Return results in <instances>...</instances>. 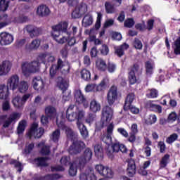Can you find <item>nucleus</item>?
I'll return each instance as SVG.
<instances>
[{"label": "nucleus", "mask_w": 180, "mask_h": 180, "mask_svg": "<svg viewBox=\"0 0 180 180\" xmlns=\"http://www.w3.org/2000/svg\"><path fill=\"white\" fill-rule=\"evenodd\" d=\"M52 30H53L52 36L59 44H64V43H67L70 39L71 32L68 31V22L64 21L57 25L52 26Z\"/></svg>", "instance_id": "f257e3e1"}, {"label": "nucleus", "mask_w": 180, "mask_h": 180, "mask_svg": "<svg viewBox=\"0 0 180 180\" xmlns=\"http://www.w3.org/2000/svg\"><path fill=\"white\" fill-rule=\"evenodd\" d=\"M128 81L129 85H134L137 84L139 79L136 74L139 76L143 74V69L140 68V64L139 63H135L133 65L130 66L128 69Z\"/></svg>", "instance_id": "f03ea898"}, {"label": "nucleus", "mask_w": 180, "mask_h": 180, "mask_svg": "<svg viewBox=\"0 0 180 180\" xmlns=\"http://www.w3.org/2000/svg\"><path fill=\"white\" fill-rule=\"evenodd\" d=\"M113 117V109L109 105H105L102 109L101 120L100 122L101 129L106 127Z\"/></svg>", "instance_id": "7ed1b4c3"}, {"label": "nucleus", "mask_w": 180, "mask_h": 180, "mask_svg": "<svg viewBox=\"0 0 180 180\" xmlns=\"http://www.w3.org/2000/svg\"><path fill=\"white\" fill-rule=\"evenodd\" d=\"M85 147H86V146L84 141L75 139L69 146L68 153H69L70 155H77V154H81V153H82V150Z\"/></svg>", "instance_id": "20e7f679"}, {"label": "nucleus", "mask_w": 180, "mask_h": 180, "mask_svg": "<svg viewBox=\"0 0 180 180\" xmlns=\"http://www.w3.org/2000/svg\"><path fill=\"white\" fill-rule=\"evenodd\" d=\"M39 65H40V63L37 60H34L31 63L25 62L22 64V71L24 75L33 74L39 71Z\"/></svg>", "instance_id": "39448f33"}, {"label": "nucleus", "mask_w": 180, "mask_h": 180, "mask_svg": "<svg viewBox=\"0 0 180 180\" xmlns=\"http://www.w3.org/2000/svg\"><path fill=\"white\" fill-rule=\"evenodd\" d=\"M84 117H85V112L82 110H79L77 113V126L83 139H86V137H88V129H86V127L81 122V120H82Z\"/></svg>", "instance_id": "423d86ee"}, {"label": "nucleus", "mask_w": 180, "mask_h": 180, "mask_svg": "<svg viewBox=\"0 0 180 180\" xmlns=\"http://www.w3.org/2000/svg\"><path fill=\"white\" fill-rule=\"evenodd\" d=\"M92 150L89 148H86L82 156L77 159L78 162V167L80 169H84V167H85V164H86L89 161L92 160Z\"/></svg>", "instance_id": "0eeeda50"}, {"label": "nucleus", "mask_w": 180, "mask_h": 180, "mask_svg": "<svg viewBox=\"0 0 180 180\" xmlns=\"http://www.w3.org/2000/svg\"><path fill=\"white\" fill-rule=\"evenodd\" d=\"M115 129V124L113 122L110 123L107 127V133L101 136V141L105 144L110 146L112 144V136L113 135V130Z\"/></svg>", "instance_id": "6e6552de"}, {"label": "nucleus", "mask_w": 180, "mask_h": 180, "mask_svg": "<svg viewBox=\"0 0 180 180\" xmlns=\"http://www.w3.org/2000/svg\"><path fill=\"white\" fill-rule=\"evenodd\" d=\"M58 86L63 91V99L65 102H68L70 98H71V91H68V82L63 79L60 83H58Z\"/></svg>", "instance_id": "1a4fd4ad"}, {"label": "nucleus", "mask_w": 180, "mask_h": 180, "mask_svg": "<svg viewBox=\"0 0 180 180\" xmlns=\"http://www.w3.org/2000/svg\"><path fill=\"white\" fill-rule=\"evenodd\" d=\"M107 101L109 106H112L117 101V86H111L107 94Z\"/></svg>", "instance_id": "9d476101"}, {"label": "nucleus", "mask_w": 180, "mask_h": 180, "mask_svg": "<svg viewBox=\"0 0 180 180\" xmlns=\"http://www.w3.org/2000/svg\"><path fill=\"white\" fill-rule=\"evenodd\" d=\"M96 171H97L100 175L104 176V178H113L114 173L111 168L102 165H96Z\"/></svg>", "instance_id": "9b49d317"}, {"label": "nucleus", "mask_w": 180, "mask_h": 180, "mask_svg": "<svg viewBox=\"0 0 180 180\" xmlns=\"http://www.w3.org/2000/svg\"><path fill=\"white\" fill-rule=\"evenodd\" d=\"M13 43V35L8 32L0 33V46H9Z\"/></svg>", "instance_id": "f8f14e48"}, {"label": "nucleus", "mask_w": 180, "mask_h": 180, "mask_svg": "<svg viewBox=\"0 0 180 180\" xmlns=\"http://www.w3.org/2000/svg\"><path fill=\"white\" fill-rule=\"evenodd\" d=\"M75 99L79 105L82 104L84 108L89 106L88 101H86V98L84 96V94H82V91L79 89L75 91Z\"/></svg>", "instance_id": "ddd939ff"}, {"label": "nucleus", "mask_w": 180, "mask_h": 180, "mask_svg": "<svg viewBox=\"0 0 180 180\" xmlns=\"http://www.w3.org/2000/svg\"><path fill=\"white\" fill-rule=\"evenodd\" d=\"M44 84L46 82L40 76H36L32 79V84L35 91H43L44 89Z\"/></svg>", "instance_id": "4468645a"}, {"label": "nucleus", "mask_w": 180, "mask_h": 180, "mask_svg": "<svg viewBox=\"0 0 180 180\" xmlns=\"http://www.w3.org/2000/svg\"><path fill=\"white\" fill-rule=\"evenodd\" d=\"M25 30L32 39H33V37H37V36L40 34V32H41L40 28L33 25H26Z\"/></svg>", "instance_id": "2eb2a0df"}, {"label": "nucleus", "mask_w": 180, "mask_h": 180, "mask_svg": "<svg viewBox=\"0 0 180 180\" xmlns=\"http://www.w3.org/2000/svg\"><path fill=\"white\" fill-rule=\"evenodd\" d=\"M19 85V76L18 75H13L7 80V86L8 89L15 91Z\"/></svg>", "instance_id": "dca6fc26"}, {"label": "nucleus", "mask_w": 180, "mask_h": 180, "mask_svg": "<svg viewBox=\"0 0 180 180\" xmlns=\"http://www.w3.org/2000/svg\"><path fill=\"white\" fill-rule=\"evenodd\" d=\"M86 12V4L82 3L78 6V10H75L72 12V18L73 19H78L81 18V15Z\"/></svg>", "instance_id": "f3484780"}, {"label": "nucleus", "mask_w": 180, "mask_h": 180, "mask_svg": "<svg viewBox=\"0 0 180 180\" xmlns=\"http://www.w3.org/2000/svg\"><path fill=\"white\" fill-rule=\"evenodd\" d=\"M129 47H130V46L127 43H124L117 47H115V55L121 58V57L124 56V51L128 50Z\"/></svg>", "instance_id": "a211bd4d"}, {"label": "nucleus", "mask_w": 180, "mask_h": 180, "mask_svg": "<svg viewBox=\"0 0 180 180\" xmlns=\"http://www.w3.org/2000/svg\"><path fill=\"white\" fill-rule=\"evenodd\" d=\"M45 115L49 117L50 120H53L57 117V110L51 105L47 106L45 108Z\"/></svg>", "instance_id": "6ab92c4d"}, {"label": "nucleus", "mask_w": 180, "mask_h": 180, "mask_svg": "<svg viewBox=\"0 0 180 180\" xmlns=\"http://www.w3.org/2000/svg\"><path fill=\"white\" fill-rule=\"evenodd\" d=\"M12 68V65L8 61H3L2 64L0 65V75H6Z\"/></svg>", "instance_id": "aec40b11"}, {"label": "nucleus", "mask_w": 180, "mask_h": 180, "mask_svg": "<svg viewBox=\"0 0 180 180\" xmlns=\"http://www.w3.org/2000/svg\"><path fill=\"white\" fill-rule=\"evenodd\" d=\"M127 172L129 178H133V176L136 175V162H134V160H131L128 162V167L127 169Z\"/></svg>", "instance_id": "412c9836"}, {"label": "nucleus", "mask_w": 180, "mask_h": 180, "mask_svg": "<svg viewBox=\"0 0 180 180\" xmlns=\"http://www.w3.org/2000/svg\"><path fill=\"white\" fill-rule=\"evenodd\" d=\"M63 176L58 174H46L45 176H39L34 178V180H57L62 178Z\"/></svg>", "instance_id": "4be33fe9"}, {"label": "nucleus", "mask_w": 180, "mask_h": 180, "mask_svg": "<svg viewBox=\"0 0 180 180\" xmlns=\"http://www.w3.org/2000/svg\"><path fill=\"white\" fill-rule=\"evenodd\" d=\"M134 98H136V96L134 94V93H130L127 96L124 104V110L125 112H127V110H129V106H130V105L133 103Z\"/></svg>", "instance_id": "5701e85b"}, {"label": "nucleus", "mask_w": 180, "mask_h": 180, "mask_svg": "<svg viewBox=\"0 0 180 180\" xmlns=\"http://www.w3.org/2000/svg\"><path fill=\"white\" fill-rule=\"evenodd\" d=\"M94 23V18L90 13H87L82 19V25L84 27H89Z\"/></svg>", "instance_id": "b1692460"}, {"label": "nucleus", "mask_w": 180, "mask_h": 180, "mask_svg": "<svg viewBox=\"0 0 180 180\" xmlns=\"http://www.w3.org/2000/svg\"><path fill=\"white\" fill-rule=\"evenodd\" d=\"M37 13L39 16H49L50 15V8L46 5H41L37 8Z\"/></svg>", "instance_id": "393cba45"}, {"label": "nucleus", "mask_w": 180, "mask_h": 180, "mask_svg": "<svg viewBox=\"0 0 180 180\" xmlns=\"http://www.w3.org/2000/svg\"><path fill=\"white\" fill-rule=\"evenodd\" d=\"M77 169H80L79 167L78 166V160H76L75 162H72L69 168V175L70 176H75L77 175Z\"/></svg>", "instance_id": "a878e982"}, {"label": "nucleus", "mask_w": 180, "mask_h": 180, "mask_svg": "<svg viewBox=\"0 0 180 180\" xmlns=\"http://www.w3.org/2000/svg\"><path fill=\"white\" fill-rule=\"evenodd\" d=\"M9 96V87L5 84L0 85V99H8Z\"/></svg>", "instance_id": "bb28decb"}, {"label": "nucleus", "mask_w": 180, "mask_h": 180, "mask_svg": "<svg viewBox=\"0 0 180 180\" xmlns=\"http://www.w3.org/2000/svg\"><path fill=\"white\" fill-rule=\"evenodd\" d=\"M96 67L97 70L101 72H105V71L108 70V65L106 64V61L103 59H98L96 62Z\"/></svg>", "instance_id": "cd10ccee"}, {"label": "nucleus", "mask_w": 180, "mask_h": 180, "mask_svg": "<svg viewBox=\"0 0 180 180\" xmlns=\"http://www.w3.org/2000/svg\"><path fill=\"white\" fill-rule=\"evenodd\" d=\"M79 180H96V176L94 173H92V171L90 170V172H87L86 171L85 173H81L79 176Z\"/></svg>", "instance_id": "c85d7f7f"}, {"label": "nucleus", "mask_w": 180, "mask_h": 180, "mask_svg": "<svg viewBox=\"0 0 180 180\" xmlns=\"http://www.w3.org/2000/svg\"><path fill=\"white\" fill-rule=\"evenodd\" d=\"M40 40L34 39L30 44L25 45V49L28 51H32V50H36L40 47Z\"/></svg>", "instance_id": "c756f323"}, {"label": "nucleus", "mask_w": 180, "mask_h": 180, "mask_svg": "<svg viewBox=\"0 0 180 180\" xmlns=\"http://www.w3.org/2000/svg\"><path fill=\"white\" fill-rule=\"evenodd\" d=\"M147 107L151 112H156L158 113H162V107L160 105L154 104L151 102L147 103Z\"/></svg>", "instance_id": "7c9ffc66"}, {"label": "nucleus", "mask_w": 180, "mask_h": 180, "mask_svg": "<svg viewBox=\"0 0 180 180\" xmlns=\"http://www.w3.org/2000/svg\"><path fill=\"white\" fill-rule=\"evenodd\" d=\"M38 147H42L40 150L41 155H50V146L44 145V142H40L38 144Z\"/></svg>", "instance_id": "2f4dec72"}, {"label": "nucleus", "mask_w": 180, "mask_h": 180, "mask_svg": "<svg viewBox=\"0 0 180 180\" xmlns=\"http://www.w3.org/2000/svg\"><path fill=\"white\" fill-rule=\"evenodd\" d=\"M146 98L148 99H155L158 98V90L155 89H148L146 94Z\"/></svg>", "instance_id": "473e14b6"}, {"label": "nucleus", "mask_w": 180, "mask_h": 180, "mask_svg": "<svg viewBox=\"0 0 180 180\" xmlns=\"http://www.w3.org/2000/svg\"><path fill=\"white\" fill-rule=\"evenodd\" d=\"M145 70L146 75H153L154 74V65L151 61L148 60L145 63Z\"/></svg>", "instance_id": "72a5a7b5"}, {"label": "nucleus", "mask_w": 180, "mask_h": 180, "mask_svg": "<svg viewBox=\"0 0 180 180\" xmlns=\"http://www.w3.org/2000/svg\"><path fill=\"white\" fill-rule=\"evenodd\" d=\"M90 110L93 112V113L101 111V104L96 100H92L90 103Z\"/></svg>", "instance_id": "f704fd0d"}, {"label": "nucleus", "mask_w": 180, "mask_h": 180, "mask_svg": "<svg viewBox=\"0 0 180 180\" xmlns=\"http://www.w3.org/2000/svg\"><path fill=\"white\" fill-rule=\"evenodd\" d=\"M12 103L15 108H17V109H20V108H22L25 105L23 101H22L20 96H18L13 99Z\"/></svg>", "instance_id": "c9c22d12"}, {"label": "nucleus", "mask_w": 180, "mask_h": 180, "mask_svg": "<svg viewBox=\"0 0 180 180\" xmlns=\"http://www.w3.org/2000/svg\"><path fill=\"white\" fill-rule=\"evenodd\" d=\"M47 158L39 157L34 159V162L37 164V167H47Z\"/></svg>", "instance_id": "e433bc0d"}, {"label": "nucleus", "mask_w": 180, "mask_h": 180, "mask_svg": "<svg viewBox=\"0 0 180 180\" xmlns=\"http://www.w3.org/2000/svg\"><path fill=\"white\" fill-rule=\"evenodd\" d=\"M61 136V131L60 129H56L55 131H53L51 136V139L53 143H58L60 140V137Z\"/></svg>", "instance_id": "4c0bfd02"}, {"label": "nucleus", "mask_w": 180, "mask_h": 180, "mask_svg": "<svg viewBox=\"0 0 180 180\" xmlns=\"http://www.w3.org/2000/svg\"><path fill=\"white\" fill-rule=\"evenodd\" d=\"M29 89V84L27 82L22 81L20 82L18 86V91L20 94H26Z\"/></svg>", "instance_id": "58836bf2"}, {"label": "nucleus", "mask_w": 180, "mask_h": 180, "mask_svg": "<svg viewBox=\"0 0 180 180\" xmlns=\"http://www.w3.org/2000/svg\"><path fill=\"white\" fill-rule=\"evenodd\" d=\"M94 153L97 158H103V149L102 146L97 144L94 146Z\"/></svg>", "instance_id": "ea45409f"}, {"label": "nucleus", "mask_w": 180, "mask_h": 180, "mask_svg": "<svg viewBox=\"0 0 180 180\" xmlns=\"http://www.w3.org/2000/svg\"><path fill=\"white\" fill-rule=\"evenodd\" d=\"M34 148V143L32 142L31 143H26L25 147L22 151V154H25V155H29Z\"/></svg>", "instance_id": "a19ab883"}, {"label": "nucleus", "mask_w": 180, "mask_h": 180, "mask_svg": "<svg viewBox=\"0 0 180 180\" xmlns=\"http://www.w3.org/2000/svg\"><path fill=\"white\" fill-rule=\"evenodd\" d=\"M172 47H173V49H174V53L176 56H180V37H179L174 41V44Z\"/></svg>", "instance_id": "79ce46f5"}, {"label": "nucleus", "mask_w": 180, "mask_h": 180, "mask_svg": "<svg viewBox=\"0 0 180 180\" xmlns=\"http://www.w3.org/2000/svg\"><path fill=\"white\" fill-rule=\"evenodd\" d=\"M81 78L84 81H91V72L86 69L82 70L81 72Z\"/></svg>", "instance_id": "37998d69"}, {"label": "nucleus", "mask_w": 180, "mask_h": 180, "mask_svg": "<svg viewBox=\"0 0 180 180\" xmlns=\"http://www.w3.org/2000/svg\"><path fill=\"white\" fill-rule=\"evenodd\" d=\"M37 127H39V124H37V123H33L31 125V127L27 133V136L30 139H32V137H33V136L36 134V132L37 131Z\"/></svg>", "instance_id": "c03bdc74"}, {"label": "nucleus", "mask_w": 180, "mask_h": 180, "mask_svg": "<svg viewBox=\"0 0 180 180\" xmlns=\"http://www.w3.org/2000/svg\"><path fill=\"white\" fill-rule=\"evenodd\" d=\"M10 1L0 0V12H6L9 8Z\"/></svg>", "instance_id": "a18cd8bd"}, {"label": "nucleus", "mask_w": 180, "mask_h": 180, "mask_svg": "<svg viewBox=\"0 0 180 180\" xmlns=\"http://www.w3.org/2000/svg\"><path fill=\"white\" fill-rule=\"evenodd\" d=\"M26 124L27 122L25 120H22L19 122L18 127L17 128V131L18 134H22V133L25 131V129H26Z\"/></svg>", "instance_id": "49530a36"}, {"label": "nucleus", "mask_w": 180, "mask_h": 180, "mask_svg": "<svg viewBox=\"0 0 180 180\" xmlns=\"http://www.w3.org/2000/svg\"><path fill=\"white\" fill-rule=\"evenodd\" d=\"M132 45L136 50H143V42L139 38H134Z\"/></svg>", "instance_id": "de8ad7c7"}, {"label": "nucleus", "mask_w": 180, "mask_h": 180, "mask_svg": "<svg viewBox=\"0 0 180 180\" xmlns=\"http://www.w3.org/2000/svg\"><path fill=\"white\" fill-rule=\"evenodd\" d=\"M105 8L106 13H115L116 11L115 6L108 1L105 4Z\"/></svg>", "instance_id": "09e8293b"}, {"label": "nucleus", "mask_w": 180, "mask_h": 180, "mask_svg": "<svg viewBox=\"0 0 180 180\" xmlns=\"http://www.w3.org/2000/svg\"><path fill=\"white\" fill-rule=\"evenodd\" d=\"M60 162L65 167H68V165H71V164H72V162H71V158L65 155L61 158Z\"/></svg>", "instance_id": "8fccbe9b"}, {"label": "nucleus", "mask_w": 180, "mask_h": 180, "mask_svg": "<svg viewBox=\"0 0 180 180\" xmlns=\"http://www.w3.org/2000/svg\"><path fill=\"white\" fill-rule=\"evenodd\" d=\"M47 56H48L47 53H39L37 57L38 61H40V63H42V64H44V65H46V64H47V62H46L47 61Z\"/></svg>", "instance_id": "3c124183"}, {"label": "nucleus", "mask_w": 180, "mask_h": 180, "mask_svg": "<svg viewBox=\"0 0 180 180\" xmlns=\"http://www.w3.org/2000/svg\"><path fill=\"white\" fill-rule=\"evenodd\" d=\"M169 160V154H165L162 158L160 161V167L161 168H165L167 165H168V160Z\"/></svg>", "instance_id": "603ef678"}, {"label": "nucleus", "mask_w": 180, "mask_h": 180, "mask_svg": "<svg viewBox=\"0 0 180 180\" xmlns=\"http://www.w3.org/2000/svg\"><path fill=\"white\" fill-rule=\"evenodd\" d=\"M176 140H178V134L174 133L167 138L166 143H167V144H172V143H174V141H176Z\"/></svg>", "instance_id": "864d4df0"}, {"label": "nucleus", "mask_w": 180, "mask_h": 180, "mask_svg": "<svg viewBox=\"0 0 180 180\" xmlns=\"http://www.w3.org/2000/svg\"><path fill=\"white\" fill-rule=\"evenodd\" d=\"M66 119L68 122H75V120H77V112H66Z\"/></svg>", "instance_id": "5fc2aeb1"}, {"label": "nucleus", "mask_w": 180, "mask_h": 180, "mask_svg": "<svg viewBox=\"0 0 180 180\" xmlns=\"http://www.w3.org/2000/svg\"><path fill=\"white\" fill-rule=\"evenodd\" d=\"M62 58L65 60L68 57V44H65L60 51Z\"/></svg>", "instance_id": "6e6d98bb"}, {"label": "nucleus", "mask_w": 180, "mask_h": 180, "mask_svg": "<svg viewBox=\"0 0 180 180\" xmlns=\"http://www.w3.org/2000/svg\"><path fill=\"white\" fill-rule=\"evenodd\" d=\"M106 88V79H103L101 83L96 86V89L98 91H103Z\"/></svg>", "instance_id": "4d7b16f0"}, {"label": "nucleus", "mask_w": 180, "mask_h": 180, "mask_svg": "<svg viewBox=\"0 0 180 180\" xmlns=\"http://www.w3.org/2000/svg\"><path fill=\"white\" fill-rule=\"evenodd\" d=\"M65 133H66V136L68 137V139H69V140H71L72 141H73L74 139V131H72V129H71L69 127H67L65 129Z\"/></svg>", "instance_id": "13d9d810"}, {"label": "nucleus", "mask_w": 180, "mask_h": 180, "mask_svg": "<svg viewBox=\"0 0 180 180\" xmlns=\"http://www.w3.org/2000/svg\"><path fill=\"white\" fill-rule=\"evenodd\" d=\"M116 68H117L116 64L113 63L109 62L107 65V70L108 72H110V74L115 72L116 71Z\"/></svg>", "instance_id": "bf43d9fd"}, {"label": "nucleus", "mask_w": 180, "mask_h": 180, "mask_svg": "<svg viewBox=\"0 0 180 180\" xmlns=\"http://www.w3.org/2000/svg\"><path fill=\"white\" fill-rule=\"evenodd\" d=\"M65 65L64 64V62L63 61V60H61V58H58V61H57V64H53V67L56 68V70H63V68H64Z\"/></svg>", "instance_id": "052dcab7"}, {"label": "nucleus", "mask_w": 180, "mask_h": 180, "mask_svg": "<svg viewBox=\"0 0 180 180\" xmlns=\"http://www.w3.org/2000/svg\"><path fill=\"white\" fill-rule=\"evenodd\" d=\"M124 27H133L134 26V20L133 18H128L124 22Z\"/></svg>", "instance_id": "680f3d73"}, {"label": "nucleus", "mask_w": 180, "mask_h": 180, "mask_svg": "<svg viewBox=\"0 0 180 180\" xmlns=\"http://www.w3.org/2000/svg\"><path fill=\"white\" fill-rule=\"evenodd\" d=\"M50 119V117H48L46 114L45 115H41V123L42 126L47 127L49 124V120Z\"/></svg>", "instance_id": "e2e57ef3"}, {"label": "nucleus", "mask_w": 180, "mask_h": 180, "mask_svg": "<svg viewBox=\"0 0 180 180\" xmlns=\"http://www.w3.org/2000/svg\"><path fill=\"white\" fill-rule=\"evenodd\" d=\"M158 147L160 148V153L162 154L165 153V150H167V146H165V143H164V141H159L158 143Z\"/></svg>", "instance_id": "0e129e2a"}, {"label": "nucleus", "mask_w": 180, "mask_h": 180, "mask_svg": "<svg viewBox=\"0 0 180 180\" xmlns=\"http://www.w3.org/2000/svg\"><path fill=\"white\" fill-rule=\"evenodd\" d=\"M100 51L102 56H108V54H109V47L106 44H103Z\"/></svg>", "instance_id": "69168bd1"}, {"label": "nucleus", "mask_w": 180, "mask_h": 180, "mask_svg": "<svg viewBox=\"0 0 180 180\" xmlns=\"http://www.w3.org/2000/svg\"><path fill=\"white\" fill-rule=\"evenodd\" d=\"M105 153L108 157V158H110V160H113V158H115V155H113V153H115V151H113V149L110 147H108L105 149Z\"/></svg>", "instance_id": "338daca9"}, {"label": "nucleus", "mask_w": 180, "mask_h": 180, "mask_svg": "<svg viewBox=\"0 0 180 180\" xmlns=\"http://www.w3.org/2000/svg\"><path fill=\"white\" fill-rule=\"evenodd\" d=\"M157 122V115H150L147 121L148 124H154Z\"/></svg>", "instance_id": "774afa93"}]
</instances>
